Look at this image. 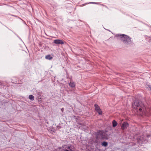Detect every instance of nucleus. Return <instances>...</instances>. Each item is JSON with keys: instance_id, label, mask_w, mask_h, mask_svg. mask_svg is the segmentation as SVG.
Instances as JSON below:
<instances>
[{"instance_id": "nucleus-8", "label": "nucleus", "mask_w": 151, "mask_h": 151, "mask_svg": "<svg viewBox=\"0 0 151 151\" xmlns=\"http://www.w3.org/2000/svg\"><path fill=\"white\" fill-rule=\"evenodd\" d=\"M69 86L72 88L75 87V84L73 81H70L69 83Z\"/></svg>"}, {"instance_id": "nucleus-15", "label": "nucleus", "mask_w": 151, "mask_h": 151, "mask_svg": "<svg viewBox=\"0 0 151 151\" xmlns=\"http://www.w3.org/2000/svg\"><path fill=\"white\" fill-rule=\"evenodd\" d=\"M92 3V4H96V3H95V2H92V3Z\"/></svg>"}, {"instance_id": "nucleus-10", "label": "nucleus", "mask_w": 151, "mask_h": 151, "mask_svg": "<svg viewBox=\"0 0 151 151\" xmlns=\"http://www.w3.org/2000/svg\"><path fill=\"white\" fill-rule=\"evenodd\" d=\"M143 138H142L141 137H138L137 138L138 142L139 143H142L143 141Z\"/></svg>"}, {"instance_id": "nucleus-1", "label": "nucleus", "mask_w": 151, "mask_h": 151, "mask_svg": "<svg viewBox=\"0 0 151 151\" xmlns=\"http://www.w3.org/2000/svg\"><path fill=\"white\" fill-rule=\"evenodd\" d=\"M132 106L139 115H142L145 112V107L143 103L140 100H136L133 102Z\"/></svg>"}, {"instance_id": "nucleus-2", "label": "nucleus", "mask_w": 151, "mask_h": 151, "mask_svg": "<svg viewBox=\"0 0 151 151\" xmlns=\"http://www.w3.org/2000/svg\"><path fill=\"white\" fill-rule=\"evenodd\" d=\"M115 37H119L120 40L126 45H128L132 43L131 38L127 35L118 34H116Z\"/></svg>"}, {"instance_id": "nucleus-12", "label": "nucleus", "mask_w": 151, "mask_h": 151, "mask_svg": "<svg viewBox=\"0 0 151 151\" xmlns=\"http://www.w3.org/2000/svg\"><path fill=\"white\" fill-rule=\"evenodd\" d=\"M29 98L31 101H33L34 99V96L32 95H30L29 96Z\"/></svg>"}, {"instance_id": "nucleus-4", "label": "nucleus", "mask_w": 151, "mask_h": 151, "mask_svg": "<svg viewBox=\"0 0 151 151\" xmlns=\"http://www.w3.org/2000/svg\"><path fill=\"white\" fill-rule=\"evenodd\" d=\"M94 106L95 107V109L96 111L98 113V114L99 115L102 114V111L101 110L100 108L99 107V106L98 105L95 104L94 105Z\"/></svg>"}, {"instance_id": "nucleus-11", "label": "nucleus", "mask_w": 151, "mask_h": 151, "mask_svg": "<svg viewBox=\"0 0 151 151\" xmlns=\"http://www.w3.org/2000/svg\"><path fill=\"white\" fill-rule=\"evenodd\" d=\"M45 58L48 60H51L52 58V57L50 55H47L45 56Z\"/></svg>"}, {"instance_id": "nucleus-14", "label": "nucleus", "mask_w": 151, "mask_h": 151, "mask_svg": "<svg viewBox=\"0 0 151 151\" xmlns=\"http://www.w3.org/2000/svg\"><path fill=\"white\" fill-rule=\"evenodd\" d=\"M61 111H62V112H63V111H64V108H62L61 109Z\"/></svg>"}, {"instance_id": "nucleus-13", "label": "nucleus", "mask_w": 151, "mask_h": 151, "mask_svg": "<svg viewBox=\"0 0 151 151\" xmlns=\"http://www.w3.org/2000/svg\"><path fill=\"white\" fill-rule=\"evenodd\" d=\"M101 145L103 146L104 147H106L108 145V143L107 142L104 141L102 143Z\"/></svg>"}, {"instance_id": "nucleus-5", "label": "nucleus", "mask_w": 151, "mask_h": 151, "mask_svg": "<svg viewBox=\"0 0 151 151\" xmlns=\"http://www.w3.org/2000/svg\"><path fill=\"white\" fill-rule=\"evenodd\" d=\"M129 126V124L127 122H124L122 124L121 126V128L122 129H127Z\"/></svg>"}, {"instance_id": "nucleus-7", "label": "nucleus", "mask_w": 151, "mask_h": 151, "mask_svg": "<svg viewBox=\"0 0 151 151\" xmlns=\"http://www.w3.org/2000/svg\"><path fill=\"white\" fill-rule=\"evenodd\" d=\"M97 135L98 136L100 137L101 138H104V133L101 131H99L97 132Z\"/></svg>"}, {"instance_id": "nucleus-6", "label": "nucleus", "mask_w": 151, "mask_h": 151, "mask_svg": "<svg viewBox=\"0 0 151 151\" xmlns=\"http://www.w3.org/2000/svg\"><path fill=\"white\" fill-rule=\"evenodd\" d=\"M54 43L57 44L62 45L64 44L63 41L60 40H54Z\"/></svg>"}, {"instance_id": "nucleus-9", "label": "nucleus", "mask_w": 151, "mask_h": 151, "mask_svg": "<svg viewBox=\"0 0 151 151\" xmlns=\"http://www.w3.org/2000/svg\"><path fill=\"white\" fill-rule=\"evenodd\" d=\"M118 123L115 120H113L112 121V126L113 127H115L116 126Z\"/></svg>"}, {"instance_id": "nucleus-3", "label": "nucleus", "mask_w": 151, "mask_h": 151, "mask_svg": "<svg viewBox=\"0 0 151 151\" xmlns=\"http://www.w3.org/2000/svg\"><path fill=\"white\" fill-rule=\"evenodd\" d=\"M59 151H73V147L70 145H65L58 148Z\"/></svg>"}, {"instance_id": "nucleus-16", "label": "nucleus", "mask_w": 151, "mask_h": 151, "mask_svg": "<svg viewBox=\"0 0 151 151\" xmlns=\"http://www.w3.org/2000/svg\"><path fill=\"white\" fill-rule=\"evenodd\" d=\"M150 136L149 135H148L147 136V137H149Z\"/></svg>"}]
</instances>
